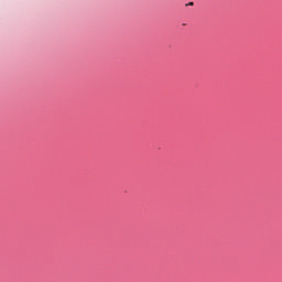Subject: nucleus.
<instances>
[{"label":"nucleus","instance_id":"1","mask_svg":"<svg viewBox=\"0 0 282 282\" xmlns=\"http://www.w3.org/2000/svg\"><path fill=\"white\" fill-rule=\"evenodd\" d=\"M188 6H194V3H193V2H189Z\"/></svg>","mask_w":282,"mask_h":282}]
</instances>
